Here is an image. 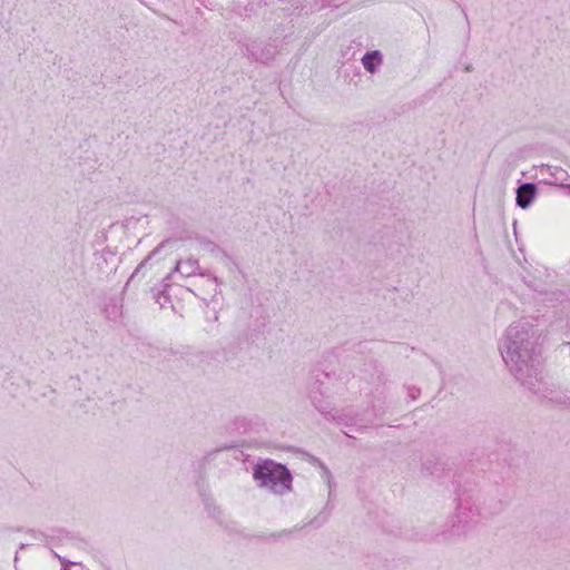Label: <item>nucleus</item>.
Instances as JSON below:
<instances>
[{
    "instance_id": "f257e3e1",
    "label": "nucleus",
    "mask_w": 570,
    "mask_h": 570,
    "mask_svg": "<svg viewBox=\"0 0 570 570\" xmlns=\"http://www.w3.org/2000/svg\"><path fill=\"white\" fill-rule=\"evenodd\" d=\"M499 351L509 372L522 386L548 397L542 376L541 347L531 325L522 322L510 325L501 340Z\"/></svg>"
},
{
    "instance_id": "f03ea898",
    "label": "nucleus",
    "mask_w": 570,
    "mask_h": 570,
    "mask_svg": "<svg viewBox=\"0 0 570 570\" xmlns=\"http://www.w3.org/2000/svg\"><path fill=\"white\" fill-rule=\"evenodd\" d=\"M483 515L478 504L476 495L471 490L458 493L454 513L450 520L449 529L443 533L448 537L465 535L474 530L482 521Z\"/></svg>"
},
{
    "instance_id": "7ed1b4c3",
    "label": "nucleus",
    "mask_w": 570,
    "mask_h": 570,
    "mask_svg": "<svg viewBox=\"0 0 570 570\" xmlns=\"http://www.w3.org/2000/svg\"><path fill=\"white\" fill-rule=\"evenodd\" d=\"M253 476L258 487L273 493L283 494L291 490L292 475L289 471L272 460L258 462L253 469Z\"/></svg>"
},
{
    "instance_id": "20e7f679",
    "label": "nucleus",
    "mask_w": 570,
    "mask_h": 570,
    "mask_svg": "<svg viewBox=\"0 0 570 570\" xmlns=\"http://www.w3.org/2000/svg\"><path fill=\"white\" fill-rule=\"evenodd\" d=\"M279 52L275 40H250L244 46V53L253 61L269 63Z\"/></svg>"
},
{
    "instance_id": "39448f33",
    "label": "nucleus",
    "mask_w": 570,
    "mask_h": 570,
    "mask_svg": "<svg viewBox=\"0 0 570 570\" xmlns=\"http://www.w3.org/2000/svg\"><path fill=\"white\" fill-rule=\"evenodd\" d=\"M537 174L541 177L540 181L546 185L559 187L560 184L570 180L568 171L559 166L541 165L538 167Z\"/></svg>"
},
{
    "instance_id": "423d86ee",
    "label": "nucleus",
    "mask_w": 570,
    "mask_h": 570,
    "mask_svg": "<svg viewBox=\"0 0 570 570\" xmlns=\"http://www.w3.org/2000/svg\"><path fill=\"white\" fill-rule=\"evenodd\" d=\"M537 195V186L532 183H524L517 189V205L523 209L528 208Z\"/></svg>"
},
{
    "instance_id": "0eeeda50",
    "label": "nucleus",
    "mask_w": 570,
    "mask_h": 570,
    "mask_svg": "<svg viewBox=\"0 0 570 570\" xmlns=\"http://www.w3.org/2000/svg\"><path fill=\"white\" fill-rule=\"evenodd\" d=\"M175 271L184 277H191L198 274L204 275L203 273L199 272L200 266L198 264V261L194 257L179 259L176 263Z\"/></svg>"
},
{
    "instance_id": "6e6552de",
    "label": "nucleus",
    "mask_w": 570,
    "mask_h": 570,
    "mask_svg": "<svg viewBox=\"0 0 570 570\" xmlns=\"http://www.w3.org/2000/svg\"><path fill=\"white\" fill-rule=\"evenodd\" d=\"M381 62L382 58L379 51L366 52L362 58L364 69L371 73L376 71Z\"/></svg>"
},
{
    "instance_id": "1a4fd4ad",
    "label": "nucleus",
    "mask_w": 570,
    "mask_h": 570,
    "mask_svg": "<svg viewBox=\"0 0 570 570\" xmlns=\"http://www.w3.org/2000/svg\"><path fill=\"white\" fill-rule=\"evenodd\" d=\"M106 316L110 320H117L121 315V304L118 298H110L104 308Z\"/></svg>"
},
{
    "instance_id": "9d476101",
    "label": "nucleus",
    "mask_w": 570,
    "mask_h": 570,
    "mask_svg": "<svg viewBox=\"0 0 570 570\" xmlns=\"http://www.w3.org/2000/svg\"><path fill=\"white\" fill-rule=\"evenodd\" d=\"M167 243L168 240H164L158 246H156L136 267L130 278H135L141 272V269H144L147 266V264L153 259V257H155L165 247Z\"/></svg>"
},
{
    "instance_id": "9b49d317",
    "label": "nucleus",
    "mask_w": 570,
    "mask_h": 570,
    "mask_svg": "<svg viewBox=\"0 0 570 570\" xmlns=\"http://www.w3.org/2000/svg\"><path fill=\"white\" fill-rule=\"evenodd\" d=\"M311 4L315 8H324L330 6V1L327 0H309Z\"/></svg>"
},
{
    "instance_id": "f8f14e48",
    "label": "nucleus",
    "mask_w": 570,
    "mask_h": 570,
    "mask_svg": "<svg viewBox=\"0 0 570 570\" xmlns=\"http://www.w3.org/2000/svg\"><path fill=\"white\" fill-rule=\"evenodd\" d=\"M58 560L61 563L62 569H66V568L69 569L70 566L75 564L73 561H70V560L66 559L65 557H58Z\"/></svg>"
},
{
    "instance_id": "ddd939ff",
    "label": "nucleus",
    "mask_w": 570,
    "mask_h": 570,
    "mask_svg": "<svg viewBox=\"0 0 570 570\" xmlns=\"http://www.w3.org/2000/svg\"><path fill=\"white\" fill-rule=\"evenodd\" d=\"M416 393H419V391H411L410 392V396L412 397V400L416 399Z\"/></svg>"
},
{
    "instance_id": "4468645a",
    "label": "nucleus",
    "mask_w": 570,
    "mask_h": 570,
    "mask_svg": "<svg viewBox=\"0 0 570 570\" xmlns=\"http://www.w3.org/2000/svg\"><path fill=\"white\" fill-rule=\"evenodd\" d=\"M52 556L58 559V557H61L60 554H58L56 551H51Z\"/></svg>"
},
{
    "instance_id": "2eb2a0df",
    "label": "nucleus",
    "mask_w": 570,
    "mask_h": 570,
    "mask_svg": "<svg viewBox=\"0 0 570 570\" xmlns=\"http://www.w3.org/2000/svg\"><path fill=\"white\" fill-rule=\"evenodd\" d=\"M213 282H214L215 284H217V277H215V276H214V277H213Z\"/></svg>"
},
{
    "instance_id": "dca6fc26",
    "label": "nucleus",
    "mask_w": 570,
    "mask_h": 570,
    "mask_svg": "<svg viewBox=\"0 0 570 570\" xmlns=\"http://www.w3.org/2000/svg\"><path fill=\"white\" fill-rule=\"evenodd\" d=\"M62 570H69V569H68V568H66V569H62Z\"/></svg>"
}]
</instances>
